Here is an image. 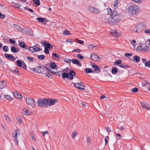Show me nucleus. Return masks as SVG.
Listing matches in <instances>:
<instances>
[{
  "label": "nucleus",
  "instance_id": "nucleus-62",
  "mask_svg": "<svg viewBox=\"0 0 150 150\" xmlns=\"http://www.w3.org/2000/svg\"><path fill=\"white\" fill-rule=\"evenodd\" d=\"M46 76L49 78H50L51 76V75L48 72H47V73H46Z\"/></svg>",
  "mask_w": 150,
  "mask_h": 150
},
{
  "label": "nucleus",
  "instance_id": "nucleus-22",
  "mask_svg": "<svg viewBox=\"0 0 150 150\" xmlns=\"http://www.w3.org/2000/svg\"><path fill=\"white\" fill-rule=\"evenodd\" d=\"M64 72L62 74V77L63 78H67L68 79V73H66L67 71V69H65L64 70Z\"/></svg>",
  "mask_w": 150,
  "mask_h": 150
},
{
  "label": "nucleus",
  "instance_id": "nucleus-54",
  "mask_svg": "<svg viewBox=\"0 0 150 150\" xmlns=\"http://www.w3.org/2000/svg\"><path fill=\"white\" fill-rule=\"evenodd\" d=\"M118 4V0H115L114 6L115 7H116Z\"/></svg>",
  "mask_w": 150,
  "mask_h": 150
},
{
  "label": "nucleus",
  "instance_id": "nucleus-64",
  "mask_svg": "<svg viewBox=\"0 0 150 150\" xmlns=\"http://www.w3.org/2000/svg\"><path fill=\"white\" fill-rule=\"evenodd\" d=\"M145 32L147 34H149L150 33V29H147L145 31Z\"/></svg>",
  "mask_w": 150,
  "mask_h": 150
},
{
  "label": "nucleus",
  "instance_id": "nucleus-41",
  "mask_svg": "<svg viewBox=\"0 0 150 150\" xmlns=\"http://www.w3.org/2000/svg\"><path fill=\"white\" fill-rule=\"evenodd\" d=\"M92 68L95 69V71L98 70V68L97 65H93L92 66Z\"/></svg>",
  "mask_w": 150,
  "mask_h": 150
},
{
  "label": "nucleus",
  "instance_id": "nucleus-46",
  "mask_svg": "<svg viewBox=\"0 0 150 150\" xmlns=\"http://www.w3.org/2000/svg\"><path fill=\"white\" fill-rule=\"evenodd\" d=\"M44 56L43 55H41L38 56V58L40 60L43 59L44 58Z\"/></svg>",
  "mask_w": 150,
  "mask_h": 150
},
{
  "label": "nucleus",
  "instance_id": "nucleus-8",
  "mask_svg": "<svg viewBox=\"0 0 150 150\" xmlns=\"http://www.w3.org/2000/svg\"><path fill=\"white\" fill-rule=\"evenodd\" d=\"M22 113L24 115L28 116L31 114V111L26 108H24L22 110Z\"/></svg>",
  "mask_w": 150,
  "mask_h": 150
},
{
  "label": "nucleus",
  "instance_id": "nucleus-50",
  "mask_svg": "<svg viewBox=\"0 0 150 150\" xmlns=\"http://www.w3.org/2000/svg\"><path fill=\"white\" fill-rule=\"evenodd\" d=\"M9 41L10 43L12 44H14L16 42L15 40H13V39H9Z\"/></svg>",
  "mask_w": 150,
  "mask_h": 150
},
{
  "label": "nucleus",
  "instance_id": "nucleus-14",
  "mask_svg": "<svg viewBox=\"0 0 150 150\" xmlns=\"http://www.w3.org/2000/svg\"><path fill=\"white\" fill-rule=\"evenodd\" d=\"M40 23H42L44 25H46L48 21L44 18L39 17L36 19Z\"/></svg>",
  "mask_w": 150,
  "mask_h": 150
},
{
  "label": "nucleus",
  "instance_id": "nucleus-29",
  "mask_svg": "<svg viewBox=\"0 0 150 150\" xmlns=\"http://www.w3.org/2000/svg\"><path fill=\"white\" fill-rule=\"evenodd\" d=\"M140 104L142 107V108H144L146 107L147 105L146 104L145 102L142 101L140 102Z\"/></svg>",
  "mask_w": 150,
  "mask_h": 150
},
{
  "label": "nucleus",
  "instance_id": "nucleus-58",
  "mask_svg": "<svg viewBox=\"0 0 150 150\" xmlns=\"http://www.w3.org/2000/svg\"><path fill=\"white\" fill-rule=\"evenodd\" d=\"M95 46H93V45L92 44H90L88 45V48L90 49H92V48L93 47H94Z\"/></svg>",
  "mask_w": 150,
  "mask_h": 150
},
{
  "label": "nucleus",
  "instance_id": "nucleus-24",
  "mask_svg": "<svg viewBox=\"0 0 150 150\" xmlns=\"http://www.w3.org/2000/svg\"><path fill=\"white\" fill-rule=\"evenodd\" d=\"M45 48H51L53 47V46L50 43L47 42H45L44 44Z\"/></svg>",
  "mask_w": 150,
  "mask_h": 150
},
{
  "label": "nucleus",
  "instance_id": "nucleus-59",
  "mask_svg": "<svg viewBox=\"0 0 150 150\" xmlns=\"http://www.w3.org/2000/svg\"><path fill=\"white\" fill-rule=\"evenodd\" d=\"M64 61L68 63H70L71 62V60L70 59H64Z\"/></svg>",
  "mask_w": 150,
  "mask_h": 150
},
{
  "label": "nucleus",
  "instance_id": "nucleus-63",
  "mask_svg": "<svg viewBox=\"0 0 150 150\" xmlns=\"http://www.w3.org/2000/svg\"><path fill=\"white\" fill-rule=\"evenodd\" d=\"M52 56H54L55 57H56L57 58H59V56L57 54L55 53H53L52 54Z\"/></svg>",
  "mask_w": 150,
  "mask_h": 150
},
{
  "label": "nucleus",
  "instance_id": "nucleus-7",
  "mask_svg": "<svg viewBox=\"0 0 150 150\" xmlns=\"http://www.w3.org/2000/svg\"><path fill=\"white\" fill-rule=\"evenodd\" d=\"M45 102V99L43 100L42 99H39L38 100L37 103L39 107H42L44 106H46Z\"/></svg>",
  "mask_w": 150,
  "mask_h": 150
},
{
  "label": "nucleus",
  "instance_id": "nucleus-38",
  "mask_svg": "<svg viewBox=\"0 0 150 150\" xmlns=\"http://www.w3.org/2000/svg\"><path fill=\"white\" fill-rule=\"evenodd\" d=\"M20 132L19 131L16 130L14 133V136L16 137V139L18 136Z\"/></svg>",
  "mask_w": 150,
  "mask_h": 150
},
{
  "label": "nucleus",
  "instance_id": "nucleus-19",
  "mask_svg": "<svg viewBox=\"0 0 150 150\" xmlns=\"http://www.w3.org/2000/svg\"><path fill=\"white\" fill-rule=\"evenodd\" d=\"M132 60L137 62H138L140 60V58L138 56L134 55L133 57Z\"/></svg>",
  "mask_w": 150,
  "mask_h": 150
},
{
  "label": "nucleus",
  "instance_id": "nucleus-48",
  "mask_svg": "<svg viewBox=\"0 0 150 150\" xmlns=\"http://www.w3.org/2000/svg\"><path fill=\"white\" fill-rule=\"evenodd\" d=\"M5 17V15L4 14H2L0 12V18L1 19H3Z\"/></svg>",
  "mask_w": 150,
  "mask_h": 150
},
{
  "label": "nucleus",
  "instance_id": "nucleus-10",
  "mask_svg": "<svg viewBox=\"0 0 150 150\" xmlns=\"http://www.w3.org/2000/svg\"><path fill=\"white\" fill-rule=\"evenodd\" d=\"M28 50L32 52H38L40 50V48L35 46L30 47L29 48Z\"/></svg>",
  "mask_w": 150,
  "mask_h": 150
},
{
  "label": "nucleus",
  "instance_id": "nucleus-6",
  "mask_svg": "<svg viewBox=\"0 0 150 150\" xmlns=\"http://www.w3.org/2000/svg\"><path fill=\"white\" fill-rule=\"evenodd\" d=\"M88 10L91 12L96 14L100 13V12L99 9L92 6H89L88 7Z\"/></svg>",
  "mask_w": 150,
  "mask_h": 150
},
{
  "label": "nucleus",
  "instance_id": "nucleus-2",
  "mask_svg": "<svg viewBox=\"0 0 150 150\" xmlns=\"http://www.w3.org/2000/svg\"><path fill=\"white\" fill-rule=\"evenodd\" d=\"M129 13L133 15H136L137 13L139 11V9L138 7L135 5H129L128 6L127 8Z\"/></svg>",
  "mask_w": 150,
  "mask_h": 150
},
{
  "label": "nucleus",
  "instance_id": "nucleus-49",
  "mask_svg": "<svg viewBox=\"0 0 150 150\" xmlns=\"http://www.w3.org/2000/svg\"><path fill=\"white\" fill-rule=\"evenodd\" d=\"M3 50L5 52H7L8 50V48L7 46H4L3 47Z\"/></svg>",
  "mask_w": 150,
  "mask_h": 150
},
{
  "label": "nucleus",
  "instance_id": "nucleus-18",
  "mask_svg": "<svg viewBox=\"0 0 150 150\" xmlns=\"http://www.w3.org/2000/svg\"><path fill=\"white\" fill-rule=\"evenodd\" d=\"M44 70V68L41 66H39L38 67L37 69V72L40 73L43 72Z\"/></svg>",
  "mask_w": 150,
  "mask_h": 150
},
{
  "label": "nucleus",
  "instance_id": "nucleus-15",
  "mask_svg": "<svg viewBox=\"0 0 150 150\" xmlns=\"http://www.w3.org/2000/svg\"><path fill=\"white\" fill-rule=\"evenodd\" d=\"M4 55L5 57L8 59H11L13 61H15L16 60L15 58L11 55L8 54H5Z\"/></svg>",
  "mask_w": 150,
  "mask_h": 150
},
{
  "label": "nucleus",
  "instance_id": "nucleus-21",
  "mask_svg": "<svg viewBox=\"0 0 150 150\" xmlns=\"http://www.w3.org/2000/svg\"><path fill=\"white\" fill-rule=\"evenodd\" d=\"M130 43L133 47L134 48H135L137 44V41L134 40H132L130 41Z\"/></svg>",
  "mask_w": 150,
  "mask_h": 150
},
{
  "label": "nucleus",
  "instance_id": "nucleus-37",
  "mask_svg": "<svg viewBox=\"0 0 150 150\" xmlns=\"http://www.w3.org/2000/svg\"><path fill=\"white\" fill-rule=\"evenodd\" d=\"M77 134V132L76 131H74L72 134L71 135V137L72 139H74L75 138L76 136V135Z\"/></svg>",
  "mask_w": 150,
  "mask_h": 150
},
{
  "label": "nucleus",
  "instance_id": "nucleus-5",
  "mask_svg": "<svg viewBox=\"0 0 150 150\" xmlns=\"http://www.w3.org/2000/svg\"><path fill=\"white\" fill-rule=\"evenodd\" d=\"M45 100L46 101V106L53 105L57 103V101L56 99L49 98H45Z\"/></svg>",
  "mask_w": 150,
  "mask_h": 150
},
{
  "label": "nucleus",
  "instance_id": "nucleus-26",
  "mask_svg": "<svg viewBox=\"0 0 150 150\" xmlns=\"http://www.w3.org/2000/svg\"><path fill=\"white\" fill-rule=\"evenodd\" d=\"M11 50L12 52L14 53L17 52L19 51V50H18L17 49L13 46L11 47Z\"/></svg>",
  "mask_w": 150,
  "mask_h": 150
},
{
  "label": "nucleus",
  "instance_id": "nucleus-43",
  "mask_svg": "<svg viewBox=\"0 0 150 150\" xmlns=\"http://www.w3.org/2000/svg\"><path fill=\"white\" fill-rule=\"evenodd\" d=\"M5 117L6 120L7 121H10L11 120L8 115L7 114H5L4 115Z\"/></svg>",
  "mask_w": 150,
  "mask_h": 150
},
{
  "label": "nucleus",
  "instance_id": "nucleus-32",
  "mask_svg": "<svg viewBox=\"0 0 150 150\" xmlns=\"http://www.w3.org/2000/svg\"><path fill=\"white\" fill-rule=\"evenodd\" d=\"M73 43V40L71 38H68L66 40V43L67 44H72Z\"/></svg>",
  "mask_w": 150,
  "mask_h": 150
},
{
  "label": "nucleus",
  "instance_id": "nucleus-33",
  "mask_svg": "<svg viewBox=\"0 0 150 150\" xmlns=\"http://www.w3.org/2000/svg\"><path fill=\"white\" fill-rule=\"evenodd\" d=\"M29 29L26 28H22V29L21 30V31L22 32L25 33H28V32L29 31Z\"/></svg>",
  "mask_w": 150,
  "mask_h": 150
},
{
  "label": "nucleus",
  "instance_id": "nucleus-28",
  "mask_svg": "<svg viewBox=\"0 0 150 150\" xmlns=\"http://www.w3.org/2000/svg\"><path fill=\"white\" fill-rule=\"evenodd\" d=\"M22 62L23 61L21 60H18L16 61L17 65L20 67L22 66Z\"/></svg>",
  "mask_w": 150,
  "mask_h": 150
},
{
  "label": "nucleus",
  "instance_id": "nucleus-20",
  "mask_svg": "<svg viewBox=\"0 0 150 150\" xmlns=\"http://www.w3.org/2000/svg\"><path fill=\"white\" fill-rule=\"evenodd\" d=\"M13 27L19 31H21L22 29V28L20 26L16 24H13Z\"/></svg>",
  "mask_w": 150,
  "mask_h": 150
},
{
  "label": "nucleus",
  "instance_id": "nucleus-42",
  "mask_svg": "<svg viewBox=\"0 0 150 150\" xmlns=\"http://www.w3.org/2000/svg\"><path fill=\"white\" fill-rule=\"evenodd\" d=\"M51 67L52 69H54L56 67V64L54 63H51Z\"/></svg>",
  "mask_w": 150,
  "mask_h": 150
},
{
  "label": "nucleus",
  "instance_id": "nucleus-31",
  "mask_svg": "<svg viewBox=\"0 0 150 150\" xmlns=\"http://www.w3.org/2000/svg\"><path fill=\"white\" fill-rule=\"evenodd\" d=\"M85 72L86 73H93L92 69L90 68H87L85 69Z\"/></svg>",
  "mask_w": 150,
  "mask_h": 150
},
{
  "label": "nucleus",
  "instance_id": "nucleus-35",
  "mask_svg": "<svg viewBox=\"0 0 150 150\" xmlns=\"http://www.w3.org/2000/svg\"><path fill=\"white\" fill-rule=\"evenodd\" d=\"M63 34L66 35H70L71 34V33L68 30H65L63 32Z\"/></svg>",
  "mask_w": 150,
  "mask_h": 150
},
{
  "label": "nucleus",
  "instance_id": "nucleus-3",
  "mask_svg": "<svg viewBox=\"0 0 150 150\" xmlns=\"http://www.w3.org/2000/svg\"><path fill=\"white\" fill-rule=\"evenodd\" d=\"M149 50V47L147 46L145 43H140L136 49V51L137 52L144 51L146 52Z\"/></svg>",
  "mask_w": 150,
  "mask_h": 150
},
{
  "label": "nucleus",
  "instance_id": "nucleus-23",
  "mask_svg": "<svg viewBox=\"0 0 150 150\" xmlns=\"http://www.w3.org/2000/svg\"><path fill=\"white\" fill-rule=\"evenodd\" d=\"M144 86L146 87L148 91H150V82L147 81H145Z\"/></svg>",
  "mask_w": 150,
  "mask_h": 150
},
{
  "label": "nucleus",
  "instance_id": "nucleus-55",
  "mask_svg": "<svg viewBox=\"0 0 150 150\" xmlns=\"http://www.w3.org/2000/svg\"><path fill=\"white\" fill-rule=\"evenodd\" d=\"M91 139L90 137L87 138V142L88 144H90L91 142Z\"/></svg>",
  "mask_w": 150,
  "mask_h": 150
},
{
  "label": "nucleus",
  "instance_id": "nucleus-25",
  "mask_svg": "<svg viewBox=\"0 0 150 150\" xmlns=\"http://www.w3.org/2000/svg\"><path fill=\"white\" fill-rule=\"evenodd\" d=\"M19 45L23 48H25L26 47V45L24 42H19Z\"/></svg>",
  "mask_w": 150,
  "mask_h": 150
},
{
  "label": "nucleus",
  "instance_id": "nucleus-57",
  "mask_svg": "<svg viewBox=\"0 0 150 150\" xmlns=\"http://www.w3.org/2000/svg\"><path fill=\"white\" fill-rule=\"evenodd\" d=\"M45 52L46 54H48L49 53V51L47 48H45Z\"/></svg>",
  "mask_w": 150,
  "mask_h": 150
},
{
  "label": "nucleus",
  "instance_id": "nucleus-40",
  "mask_svg": "<svg viewBox=\"0 0 150 150\" xmlns=\"http://www.w3.org/2000/svg\"><path fill=\"white\" fill-rule=\"evenodd\" d=\"M4 97L6 99L9 100H11L13 99V98L9 95H6Z\"/></svg>",
  "mask_w": 150,
  "mask_h": 150
},
{
  "label": "nucleus",
  "instance_id": "nucleus-4",
  "mask_svg": "<svg viewBox=\"0 0 150 150\" xmlns=\"http://www.w3.org/2000/svg\"><path fill=\"white\" fill-rule=\"evenodd\" d=\"M25 102L27 105L31 107L34 108L36 106L35 102L32 98L27 97L25 98Z\"/></svg>",
  "mask_w": 150,
  "mask_h": 150
},
{
  "label": "nucleus",
  "instance_id": "nucleus-60",
  "mask_svg": "<svg viewBox=\"0 0 150 150\" xmlns=\"http://www.w3.org/2000/svg\"><path fill=\"white\" fill-rule=\"evenodd\" d=\"M116 135L118 139H120L121 138V136L120 134L117 133L116 134Z\"/></svg>",
  "mask_w": 150,
  "mask_h": 150
},
{
  "label": "nucleus",
  "instance_id": "nucleus-1",
  "mask_svg": "<svg viewBox=\"0 0 150 150\" xmlns=\"http://www.w3.org/2000/svg\"><path fill=\"white\" fill-rule=\"evenodd\" d=\"M108 14L110 15V17H108L107 22L109 24L115 25L118 23L120 20V17L116 11H111L110 8H107Z\"/></svg>",
  "mask_w": 150,
  "mask_h": 150
},
{
  "label": "nucleus",
  "instance_id": "nucleus-13",
  "mask_svg": "<svg viewBox=\"0 0 150 150\" xmlns=\"http://www.w3.org/2000/svg\"><path fill=\"white\" fill-rule=\"evenodd\" d=\"M91 59L95 61H98L100 58L95 54L93 53L91 55Z\"/></svg>",
  "mask_w": 150,
  "mask_h": 150
},
{
  "label": "nucleus",
  "instance_id": "nucleus-36",
  "mask_svg": "<svg viewBox=\"0 0 150 150\" xmlns=\"http://www.w3.org/2000/svg\"><path fill=\"white\" fill-rule=\"evenodd\" d=\"M121 68L124 69H125L129 67V66L127 64H122L119 65Z\"/></svg>",
  "mask_w": 150,
  "mask_h": 150
},
{
  "label": "nucleus",
  "instance_id": "nucleus-27",
  "mask_svg": "<svg viewBox=\"0 0 150 150\" xmlns=\"http://www.w3.org/2000/svg\"><path fill=\"white\" fill-rule=\"evenodd\" d=\"M111 34L114 36H118L120 35V33L115 31H113L111 32Z\"/></svg>",
  "mask_w": 150,
  "mask_h": 150
},
{
  "label": "nucleus",
  "instance_id": "nucleus-30",
  "mask_svg": "<svg viewBox=\"0 0 150 150\" xmlns=\"http://www.w3.org/2000/svg\"><path fill=\"white\" fill-rule=\"evenodd\" d=\"M118 71L116 67H114L112 68L111 71L112 73L114 74H115L117 73Z\"/></svg>",
  "mask_w": 150,
  "mask_h": 150
},
{
  "label": "nucleus",
  "instance_id": "nucleus-56",
  "mask_svg": "<svg viewBox=\"0 0 150 150\" xmlns=\"http://www.w3.org/2000/svg\"><path fill=\"white\" fill-rule=\"evenodd\" d=\"M108 137L107 136L105 137V145H106L107 143L108 142Z\"/></svg>",
  "mask_w": 150,
  "mask_h": 150
},
{
  "label": "nucleus",
  "instance_id": "nucleus-45",
  "mask_svg": "<svg viewBox=\"0 0 150 150\" xmlns=\"http://www.w3.org/2000/svg\"><path fill=\"white\" fill-rule=\"evenodd\" d=\"M27 58L28 60L31 62H32L33 61V58L32 57H30V56H27Z\"/></svg>",
  "mask_w": 150,
  "mask_h": 150
},
{
  "label": "nucleus",
  "instance_id": "nucleus-17",
  "mask_svg": "<svg viewBox=\"0 0 150 150\" xmlns=\"http://www.w3.org/2000/svg\"><path fill=\"white\" fill-rule=\"evenodd\" d=\"M72 62L74 64H76L79 67L81 66V64L80 62L77 59H73L72 60Z\"/></svg>",
  "mask_w": 150,
  "mask_h": 150
},
{
  "label": "nucleus",
  "instance_id": "nucleus-61",
  "mask_svg": "<svg viewBox=\"0 0 150 150\" xmlns=\"http://www.w3.org/2000/svg\"><path fill=\"white\" fill-rule=\"evenodd\" d=\"M125 56H132V54L131 53H126L125 54Z\"/></svg>",
  "mask_w": 150,
  "mask_h": 150
},
{
  "label": "nucleus",
  "instance_id": "nucleus-34",
  "mask_svg": "<svg viewBox=\"0 0 150 150\" xmlns=\"http://www.w3.org/2000/svg\"><path fill=\"white\" fill-rule=\"evenodd\" d=\"M144 65L145 67L147 68L150 67V61L146 62L144 63Z\"/></svg>",
  "mask_w": 150,
  "mask_h": 150
},
{
  "label": "nucleus",
  "instance_id": "nucleus-11",
  "mask_svg": "<svg viewBox=\"0 0 150 150\" xmlns=\"http://www.w3.org/2000/svg\"><path fill=\"white\" fill-rule=\"evenodd\" d=\"M14 96L16 99L19 100H22V95L18 92L16 91L13 92V93Z\"/></svg>",
  "mask_w": 150,
  "mask_h": 150
},
{
  "label": "nucleus",
  "instance_id": "nucleus-9",
  "mask_svg": "<svg viewBox=\"0 0 150 150\" xmlns=\"http://www.w3.org/2000/svg\"><path fill=\"white\" fill-rule=\"evenodd\" d=\"M74 85L75 87L79 89L82 90H83L84 89V86L83 85V83L82 82L74 83Z\"/></svg>",
  "mask_w": 150,
  "mask_h": 150
},
{
  "label": "nucleus",
  "instance_id": "nucleus-16",
  "mask_svg": "<svg viewBox=\"0 0 150 150\" xmlns=\"http://www.w3.org/2000/svg\"><path fill=\"white\" fill-rule=\"evenodd\" d=\"M7 86V84L6 82L3 80L0 82V88L3 89L6 87Z\"/></svg>",
  "mask_w": 150,
  "mask_h": 150
},
{
  "label": "nucleus",
  "instance_id": "nucleus-53",
  "mask_svg": "<svg viewBox=\"0 0 150 150\" xmlns=\"http://www.w3.org/2000/svg\"><path fill=\"white\" fill-rule=\"evenodd\" d=\"M77 42L78 43L81 44H83L84 43L83 41L79 40V39L77 40Z\"/></svg>",
  "mask_w": 150,
  "mask_h": 150
},
{
  "label": "nucleus",
  "instance_id": "nucleus-12",
  "mask_svg": "<svg viewBox=\"0 0 150 150\" xmlns=\"http://www.w3.org/2000/svg\"><path fill=\"white\" fill-rule=\"evenodd\" d=\"M67 73H68V79L72 80L73 79V76L75 75V72L72 70L70 71L69 72H68L67 70Z\"/></svg>",
  "mask_w": 150,
  "mask_h": 150
},
{
  "label": "nucleus",
  "instance_id": "nucleus-44",
  "mask_svg": "<svg viewBox=\"0 0 150 150\" xmlns=\"http://www.w3.org/2000/svg\"><path fill=\"white\" fill-rule=\"evenodd\" d=\"M81 50L79 49H76L73 50L72 51V52H76L78 53H79L81 52Z\"/></svg>",
  "mask_w": 150,
  "mask_h": 150
},
{
  "label": "nucleus",
  "instance_id": "nucleus-52",
  "mask_svg": "<svg viewBox=\"0 0 150 150\" xmlns=\"http://www.w3.org/2000/svg\"><path fill=\"white\" fill-rule=\"evenodd\" d=\"M79 59H83L84 58V57L82 56L81 54H79L77 55Z\"/></svg>",
  "mask_w": 150,
  "mask_h": 150
},
{
  "label": "nucleus",
  "instance_id": "nucleus-51",
  "mask_svg": "<svg viewBox=\"0 0 150 150\" xmlns=\"http://www.w3.org/2000/svg\"><path fill=\"white\" fill-rule=\"evenodd\" d=\"M132 91L133 92H137L138 91V89L136 88H134L132 89Z\"/></svg>",
  "mask_w": 150,
  "mask_h": 150
},
{
  "label": "nucleus",
  "instance_id": "nucleus-39",
  "mask_svg": "<svg viewBox=\"0 0 150 150\" xmlns=\"http://www.w3.org/2000/svg\"><path fill=\"white\" fill-rule=\"evenodd\" d=\"M121 63V60H118L114 63V65H117L118 64H120Z\"/></svg>",
  "mask_w": 150,
  "mask_h": 150
},
{
  "label": "nucleus",
  "instance_id": "nucleus-47",
  "mask_svg": "<svg viewBox=\"0 0 150 150\" xmlns=\"http://www.w3.org/2000/svg\"><path fill=\"white\" fill-rule=\"evenodd\" d=\"M33 1L34 3L38 5H40V3L39 0H33Z\"/></svg>",
  "mask_w": 150,
  "mask_h": 150
}]
</instances>
